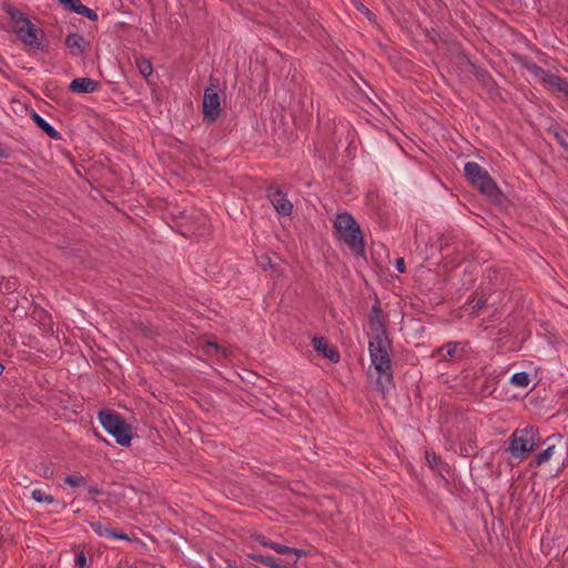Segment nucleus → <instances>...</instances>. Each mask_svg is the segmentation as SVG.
<instances>
[{
  "instance_id": "37",
  "label": "nucleus",
  "mask_w": 568,
  "mask_h": 568,
  "mask_svg": "<svg viewBox=\"0 0 568 568\" xmlns=\"http://www.w3.org/2000/svg\"><path fill=\"white\" fill-rule=\"evenodd\" d=\"M227 568H236V567H233V566H229Z\"/></svg>"
},
{
  "instance_id": "4",
  "label": "nucleus",
  "mask_w": 568,
  "mask_h": 568,
  "mask_svg": "<svg viewBox=\"0 0 568 568\" xmlns=\"http://www.w3.org/2000/svg\"><path fill=\"white\" fill-rule=\"evenodd\" d=\"M464 173L469 183L480 193L491 200H497L499 190L488 171L477 162H467L464 166Z\"/></svg>"
},
{
  "instance_id": "2",
  "label": "nucleus",
  "mask_w": 568,
  "mask_h": 568,
  "mask_svg": "<svg viewBox=\"0 0 568 568\" xmlns=\"http://www.w3.org/2000/svg\"><path fill=\"white\" fill-rule=\"evenodd\" d=\"M336 236L349 251L362 256L365 253V243L358 223L349 213H338L334 221Z\"/></svg>"
},
{
  "instance_id": "29",
  "label": "nucleus",
  "mask_w": 568,
  "mask_h": 568,
  "mask_svg": "<svg viewBox=\"0 0 568 568\" xmlns=\"http://www.w3.org/2000/svg\"><path fill=\"white\" fill-rule=\"evenodd\" d=\"M396 270L399 272V273H404L405 272V262H404V258H397L396 260Z\"/></svg>"
},
{
  "instance_id": "23",
  "label": "nucleus",
  "mask_w": 568,
  "mask_h": 568,
  "mask_svg": "<svg viewBox=\"0 0 568 568\" xmlns=\"http://www.w3.org/2000/svg\"><path fill=\"white\" fill-rule=\"evenodd\" d=\"M251 558L257 562H261V564L270 567V568H272V566H274L277 560L273 556H265V555H261V554H253V555H251Z\"/></svg>"
},
{
  "instance_id": "14",
  "label": "nucleus",
  "mask_w": 568,
  "mask_h": 568,
  "mask_svg": "<svg viewBox=\"0 0 568 568\" xmlns=\"http://www.w3.org/2000/svg\"><path fill=\"white\" fill-rule=\"evenodd\" d=\"M99 87V82L91 78H75L70 82L69 89L75 93H91Z\"/></svg>"
},
{
  "instance_id": "22",
  "label": "nucleus",
  "mask_w": 568,
  "mask_h": 568,
  "mask_svg": "<svg viewBox=\"0 0 568 568\" xmlns=\"http://www.w3.org/2000/svg\"><path fill=\"white\" fill-rule=\"evenodd\" d=\"M74 568H90V562L84 550L77 551L74 556Z\"/></svg>"
},
{
  "instance_id": "13",
  "label": "nucleus",
  "mask_w": 568,
  "mask_h": 568,
  "mask_svg": "<svg viewBox=\"0 0 568 568\" xmlns=\"http://www.w3.org/2000/svg\"><path fill=\"white\" fill-rule=\"evenodd\" d=\"M312 343L315 351L328 358L331 362L337 363L339 361V353L337 348L331 346L324 337H314Z\"/></svg>"
},
{
  "instance_id": "7",
  "label": "nucleus",
  "mask_w": 568,
  "mask_h": 568,
  "mask_svg": "<svg viewBox=\"0 0 568 568\" xmlns=\"http://www.w3.org/2000/svg\"><path fill=\"white\" fill-rule=\"evenodd\" d=\"M203 115L210 122L215 121L221 112V101L217 93V87L211 84L204 91L203 95Z\"/></svg>"
},
{
  "instance_id": "1",
  "label": "nucleus",
  "mask_w": 568,
  "mask_h": 568,
  "mask_svg": "<svg viewBox=\"0 0 568 568\" xmlns=\"http://www.w3.org/2000/svg\"><path fill=\"white\" fill-rule=\"evenodd\" d=\"M390 342L372 341L368 342V351L372 366L377 373V386L384 393L393 385V369L389 356Z\"/></svg>"
},
{
  "instance_id": "31",
  "label": "nucleus",
  "mask_w": 568,
  "mask_h": 568,
  "mask_svg": "<svg viewBox=\"0 0 568 568\" xmlns=\"http://www.w3.org/2000/svg\"><path fill=\"white\" fill-rule=\"evenodd\" d=\"M116 568H132L128 561H120Z\"/></svg>"
},
{
  "instance_id": "26",
  "label": "nucleus",
  "mask_w": 568,
  "mask_h": 568,
  "mask_svg": "<svg viewBox=\"0 0 568 568\" xmlns=\"http://www.w3.org/2000/svg\"><path fill=\"white\" fill-rule=\"evenodd\" d=\"M255 539L262 545V546H265V547H268L270 548V545H271V540H268L265 536H262V535H257L255 537Z\"/></svg>"
},
{
  "instance_id": "19",
  "label": "nucleus",
  "mask_w": 568,
  "mask_h": 568,
  "mask_svg": "<svg viewBox=\"0 0 568 568\" xmlns=\"http://www.w3.org/2000/svg\"><path fill=\"white\" fill-rule=\"evenodd\" d=\"M136 67L139 69V72L141 73V75L144 79H148L149 77H151V74L153 72V68L149 60L143 59V58L136 59Z\"/></svg>"
},
{
  "instance_id": "20",
  "label": "nucleus",
  "mask_w": 568,
  "mask_h": 568,
  "mask_svg": "<svg viewBox=\"0 0 568 568\" xmlns=\"http://www.w3.org/2000/svg\"><path fill=\"white\" fill-rule=\"evenodd\" d=\"M510 382L516 386L526 387L528 386L530 378L526 372H518L511 376Z\"/></svg>"
},
{
  "instance_id": "24",
  "label": "nucleus",
  "mask_w": 568,
  "mask_h": 568,
  "mask_svg": "<svg viewBox=\"0 0 568 568\" xmlns=\"http://www.w3.org/2000/svg\"><path fill=\"white\" fill-rule=\"evenodd\" d=\"M64 483L72 487H78L84 483V478L82 476L69 475L64 478Z\"/></svg>"
},
{
  "instance_id": "10",
  "label": "nucleus",
  "mask_w": 568,
  "mask_h": 568,
  "mask_svg": "<svg viewBox=\"0 0 568 568\" xmlns=\"http://www.w3.org/2000/svg\"><path fill=\"white\" fill-rule=\"evenodd\" d=\"M268 199H270L272 205L274 206V209L276 210V212L280 215L288 216V215L292 214V212H293V204L287 199L286 194H284L281 190H278V189H275V190L270 189V191H268Z\"/></svg>"
},
{
  "instance_id": "6",
  "label": "nucleus",
  "mask_w": 568,
  "mask_h": 568,
  "mask_svg": "<svg viewBox=\"0 0 568 568\" xmlns=\"http://www.w3.org/2000/svg\"><path fill=\"white\" fill-rule=\"evenodd\" d=\"M99 420L103 428L111 434L118 444L129 446L132 439L131 427L118 414L103 410L99 413Z\"/></svg>"
},
{
  "instance_id": "27",
  "label": "nucleus",
  "mask_w": 568,
  "mask_h": 568,
  "mask_svg": "<svg viewBox=\"0 0 568 568\" xmlns=\"http://www.w3.org/2000/svg\"><path fill=\"white\" fill-rule=\"evenodd\" d=\"M61 4H63L65 8L72 10V8L75 6L79 0H59Z\"/></svg>"
},
{
  "instance_id": "21",
  "label": "nucleus",
  "mask_w": 568,
  "mask_h": 568,
  "mask_svg": "<svg viewBox=\"0 0 568 568\" xmlns=\"http://www.w3.org/2000/svg\"><path fill=\"white\" fill-rule=\"evenodd\" d=\"M31 497L37 503L52 504L54 501V498L52 495H49L41 489H33L31 491Z\"/></svg>"
},
{
  "instance_id": "11",
  "label": "nucleus",
  "mask_w": 568,
  "mask_h": 568,
  "mask_svg": "<svg viewBox=\"0 0 568 568\" xmlns=\"http://www.w3.org/2000/svg\"><path fill=\"white\" fill-rule=\"evenodd\" d=\"M89 525H90L91 529L100 537L118 539V540H129V537L126 536V534L115 530L106 521L95 520V521H90Z\"/></svg>"
},
{
  "instance_id": "15",
  "label": "nucleus",
  "mask_w": 568,
  "mask_h": 568,
  "mask_svg": "<svg viewBox=\"0 0 568 568\" xmlns=\"http://www.w3.org/2000/svg\"><path fill=\"white\" fill-rule=\"evenodd\" d=\"M270 548L273 549L274 551L278 552V554L293 555L294 556V560H293L294 564H296L301 557L306 555L305 551H303V550H300V549H296V548H292V547H287V546H284V545H281V544H277V542H274V541L271 542Z\"/></svg>"
},
{
  "instance_id": "5",
  "label": "nucleus",
  "mask_w": 568,
  "mask_h": 568,
  "mask_svg": "<svg viewBox=\"0 0 568 568\" xmlns=\"http://www.w3.org/2000/svg\"><path fill=\"white\" fill-rule=\"evenodd\" d=\"M540 442L538 428L527 426L517 429L509 438V452L515 458H523L530 453Z\"/></svg>"
},
{
  "instance_id": "18",
  "label": "nucleus",
  "mask_w": 568,
  "mask_h": 568,
  "mask_svg": "<svg viewBox=\"0 0 568 568\" xmlns=\"http://www.w3.org/2000/svg\"><path fill=\"white\" fill-rule=\"evenodd\" d=\"M72 11L75 13L83 16L92 21L98 19V14L92 9L81 4L80 2H77L75 6L72 8Z\"/></svg>"
},
{
  "instance_id": "30",
  "label": "nucleus",
  "mask_w": 568,
  "mask_h": 568,
  "mask_svg": "<svg viewBox=\"0 0 568 568\" xmlns=\"http://www.w3.org/2000/svg\"><path fill=\"white\" fill-rule=\"evenodd\" d=\"M356 7H357V9H358L359 11H362V12L366 13L367 16H368V14H371V11H369L367 8H365V7H364V4L358 3V4H356Z\"/></svg>"
},
{
  "instance_id": "16",
  "label": "nucleus",
  "mask_w": 568,
  "mask_h": 568,
  "mask_svg": "<svg viewBox=\"0 0 568 568\" xmlns=\"http://www.w3.org/2000/svg\"><path fill=\"white\" fill-rule=\"evenodd\" d=\"M33 121L36 124L42 129L50 138L57 139L59 136L58 131L49 124L42 116H40L38 113H33Z\"/></svg>"
},
{
  "instance_id": "8",
  "label": "nucleus",
  "mask_w": 568,
  "mask_h": 568,
  "mask_svg": "<svg viewBox=\"0 0 568 568\" xmlns=\"http://www.w3.org/2000/svg\"><path fill=\"white\" fill-rule=\"evenodd\" d=\"M368 342L387 341L388 335L382 317V311L378 305L372 307L368 318Z\"/></svg>"
},
{
  "instance_id": "3",
  "label": "nucleus",
  "mask_w": 568,
  "mask_h": 568,
  "mask_svg": "<svg viewBox=\"0 0 568 568\" xmlns=\"http://www.w3.org/2000/svg\"><path fill=\"white\" fill-rule=\"evenodd\" d=\"M12 31L17 38L31 49H40L43 32L37 28L21 11L10 10Z\"/></svg>"
},
{
  "instance_id": "32",
  "label": "nucleus",
  "mask_w": 568,
  "mask_h": 568,
  "mask_svg": "<svg viewBox=\"0 0 568 568\" xmlns=\"http://www.w3.org/2000/svg\"><path fill=\"white\" fill-rule=\"evenodd\" d=\"M427 459H428V462L432 464V463H436L437 457L434 455V456L432 457V460H430V457H429V456H427Z\"/></svg>"
},
{
  "instance_id": "28",
  "label": "nucleus",
  "mask_w": 568,
  "mask_h": 568,
  "mask_svg": "<svg viewBox=\"0 0 568 568\" xmlns=\"http://www.w3.org/2000/svg\"><path fill=\"white\" fill-rule=\"evenodd\" d=\"M206 347H207V349H206V353H207V354H214V353H217V351H219V348H220V347L217 346V344H216V343H211V342H210V343H207Z\"/></svg>"
},
{
  "instance_id": "34",
  "label": "nucleus",
  "mask_w": 568,
  "mask_h": 568,
  "mask_svg": "<svg viewBox=\"0 0 568 568\" xmlns=\"http://www.w3.org/2000/svg\"><path fill=\"white\" fill-rule=\"evenodd\" d=\"M554 438H556V439H557V440H559V442L562 439V437H561V436H551V437H548V440H551V439H554Z\"/></svg>"
},
{
  "instance_id": "9",
  "label": "nucleus",
  "mask_w": 568,
  "mask_h": 568,
  "mask_svg": "<svg viewBox=\"0 0 568 568\" xmlns=\"http://www.w3.org/2000/svg\"><path fill=\"white\" fill-rule=\"evenodd\" d=\"M466 353V345L459 342H449L434 352L440 361H460Z\"/></svg>"
},
{
  "instance_id": "36",
  "label": "nucleus",
  "mask_w": 568,
  "mask_h": 568,
  "mask_svg": "<svg viewBox=\"0 0 568 568\" xmlns=\"http://www.w3.org/2000/svg\"><path fill=\"white\" fill-rule=\"evenodd\" d=\"M560 143H561L562 145H565L566 148H568V145L565 143V140H561V141H560Z\"/></svg>"
},
{
  "instance_id": "25",
  "label": "nucleus",
  "mask_w": 568,
  "mask_h": 568,
  "mask_svg": "<svg viewBox=\"0 0 568 568\" xmlns=\"http://www.w3.org/2000/svg\"><path fill=\"white\" fill-rule=\"evenodd\" d=\"M470 303H474L473 310H479L485 306L486 300L483 297H475L474 300L470 301Z\"/></svg>"
},
{
  "instance_id": "17",
  "label": "nucleus",
  "mask_w": 568,
  "mask_h": 568,
  "mask_svg": "<svg viewBox=\"0 0 568 568\" xmlns=\"http://www.w3.org/2000/svg\"><path fill=\"white\" fill-rule=\"evenodd\" d=\"M556 453V444H550L548 447L539 453L535 458V465L537 467L547 464Z\"/></svg>"
},
{
  "instance_id": "12",
  "label": "nucleus",
  "mask_w": 568,
  "mask_h": 568,
  "mask_svg": "<svg viewBox=\"0 0 568 568\" xmlns=\"http://www.w3.org/2000/svg\"><path fill=\"white\" fill-rule=\"evenodd\" d=\"M65 45L73 57H82L89 48V42L79 33L68 34Z\"/></svg>"
},
{
  "instance_id": "33",
  "label": "nucleus",
  "mask_w": 568,
  "mask_h": 568,
  "mask_svg": "<svg viewBox=\"0 0 568 568\" xmlns=\"http://www.w3.org/2000/svg\"><path fill=\"white\" fill-rule=\"evenodd\" d=\"M90 493L93 494V495H99L100 494V491L97 488H91Z\"/></svg>"
},
{
  "instance_id": "35",
  "label": "nucleus",
  "mask_w": 568,
  "mask_h": 568,
  "mask_svg": "<svg viewBox=\"0 0 568 568\" xmlns=\"http://www.w3.org/2000/svg\"><path fill=\"white\" fill-rule=\"evenodd\" d=\"M2 372H3V366H2V364L0 363V375L2 374Z\"/></svg>"
}]
</instances>
